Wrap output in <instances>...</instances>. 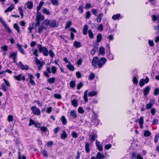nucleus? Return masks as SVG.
Segmentation results:
<instances>
[{"label":"nucleus","mask_w":159,"mask_h":159,"mask_svg":"<svg viewBox=\"0 0 159 159\" xmlns=\"http://www.w3.org/2000/svg\"><path fill=\"white\" fill-rule=\"evenodd\" d=\"M0 21L3 26L7 29L8 32L9 33H11L12 32L11 30L5 22L3 20H1Z\"/></svg>","instance_id":"9d476101"},{"label":"nucleus","mask_w":159,"mask_h":159,"mask_svg":"<svg viewBox=\"0 0 159 159\" xmlns=\"http://www.w3.org/2000/svg\"><path fill=\"white\" fill-rule=\"evenodd\" d=\"M34 59H35V62L38 65V70H41L43 66V65L44 63L43 61L42 62L37 57H35Z\"/></svg>","instance_id":"0eeeda50"},{"label":"nucleus","mask_w":159,"mask_h":159,"mask_svg":"<svg viewBox=\"0 0 159 159\" xmlns=\"http://www.w3.org/2000/svg\"><path fill=\"white\" fill-rule=\"evenodd\" d=\"M152 19L153 21H155L157 20L158 21H159V14L158 15V16L155 15H153L152 16Z\"/></svg>","instance_id":"ea45409f"},{"label":"nucleus","mask_w":159,"mask_h":159,"mask_svg":"<svg viewBox=\"0 0 159 159\" xmlns=\"http://www.w3.org/2000/svg\"><path fill=\"white\" fill-rule=\"evenodd\" d=\"M107 61L106 59L104 57H102L99 60L98 57H94L92 61V65L95 68L98 67L102 68Z\"/></svg>","instance_id":"f257e3e1"},{"label":"nucleus","mask_w":159,"mask_h":159,"mask_svg":"<svg viewBox=\"0 0 159 159\" xmlns=\"http://www.w3.org/2000/svg\"><path fill=\"white\" fill-rule=\"evenodd\" d=\"M73 45L76 48H78L81 47V43L78 41H75L74 42Z\"/></svg>","instance_id":"2f4dec72"},{"label":"nucleus","mask_w":159,"mask_h":159,"mask_svg":"<svg viewBox=\"0 0 159 159\" xmlns=\"http://www.w3.org/2000/svg\"><path fill=\"white\" fill-rule=\"evenodd\" d=\"M83 86V83L81 82H80L77 85V89H80Z\"/></svg>","instance_id":"774afa93"},{"label":"nucleus","mask_w":159,"mask_h":159,"mask_svg":"<svg viewBox=\"0 0 159 159\" xmlns=\"http://www.w3.org/2000/svg\"><path fill=\"white\" fill-rule=\"evenodd\" d=\"M97 92L95 91H92L89 92L88 94V96L89 97H93L96 95L97 94Z\"/></svg>","instance_id":"4c0bfd02"},{"label":"nucleus","mask_w":159,"mask_h":159,"mask_svg":"<svg viewBox=\"0 0 159 159\" xmlns=\"http://www.w3.org/2000/svg\"><path fill=\"white\" fill-rule=\"evenodd\" d=\"M15 7V6L14 4H11L10 7L7 8L5 11V13H7L8 12L10 11H12Z\"/></svg>","instance_id":"b1692460"},{"label":"nucleus","mask_w":159,"mask_h":159,"mask_svg":"<svg viewBox=\"0 0 159 159\" xmlns=\"http://www.w3.org/2000/svg\"><path fill=\"white\" fill-rule=\"evenodd\" d=\"M38 47L40 53L42 52L44 56H47L48 55V51L45 47H42L41 45L38 44Z\"/></svg>","instance_id":"7ed1b4c3"},{"label":"nucleus","mask_w":159,"mask_h":159,"mask_svg":"<svg viewBox=\"0 0 159 159\" xmlns=\"http://www.w3.org/2000/svg\"><path fill=\"white\" fill-rule=\"evenodd\" d=\"M42 12L43 14H45L47 15L50 14V12L49 10L45 8H43L42 11Z\"/></svg>","instance_id":"c9c22d12"},{"label":"nucleus","mask_w":159,"mask_h":159,"mask_svg":"<svg viewBox=\"0 0 159 159\" xmlns=\"http://www.w3.org/2000/svg\"><path fill=\"white\" fill-rule=\"evenodd\" d=\"M89 137L90 138V140L93 142L95 140L97 137V135L96 134H93L92 135H90Z\"/></svg>","instance_id":"393cba45"},{"label":"nucleus","mask_w":159,"mask_h":159,"mask_svg":"<svg viewBox=\"0 0 159 159\" xmlns=\"http://www.w3.org/2000/svg\"><path fill=\"white\" fill-rule=\"evenodd\" d=\"M44 3V2L43 1H41L39 2V5L37 7V12H39V11L40 10Z\"/></svg>","instance_id":"bb28decb"},{"label":"nucleus","mask_w":159,"mask_h":159,"mask_svg":"<svg viewBox=\"0 0 159 159\" xmlns=\"http://www.w3.org/2000/svg\"><path fill=\"white\" fill-rule=\"evenodd\" d=\"M70 120L73 121V119H76L77 117V115L76 113V111L75 110L71 111L70 112Z\"/></svg>","instance_id":"423d86ee"},{"label":"nucleus","mask_w":159,"mask_h":159,"mask_svg":"<svg viewBox=\"0 0 159 159\" xmlns=\"http://www.w3.org/2000/svg\"><path fill=\"white\" fill-rule=\"evenodd\" d=\"M54 97L58 99H61L62 98L60 94L57 93L55 94H54Z\"/></svg>","instance_id":"680f3d73"},{"label":"nucleus","mask_w":159,"mask_h":159,"mask_svg":"<svg viewBox=\"0 0 159 159\" xmlns=\"http://www.w3.org/2000/svg\"><path fill=\"white\" fill-rule=\"evenodd\" d=\"M14 28L17 30L18 33H19L20 32L19 27L17 24L15 23L14 24Z\"/></svg>","instance_id":"58836bf2"},{"label":"nucleus","mask_w":159,"mask_h":159,"mask_svg":"<svg viewBox=\"0 0 159 159\" xmlns=\"http://www.w3.org/2000/svg\"><path fill=\"white\" fill-rule=\"evenodd\" d=\"M140 125V128L142 129L143 128V124L144 123L143 117L141 116L138 121Z\"/></svg>","instance_id":"6ab92c4d"},{"label":"nucleus","mask_w":159,"mask_h":159,"mask_svg":"<svg viewBox=\"0 0 159 159\" xmlns=\"http://www.w3.org/2000/svg\"><path fill=\"white\" fill-rule=\"evenodd\" d=\"M91 11L92 13L93 14H94L95 16H97V14L98 12V10L97 9L93 8L91 9Z\"/></svg>","instance_id":"bf43d9fd"},{"label":"nucleus","mask_w":159,"mask_h":159,"mask_svg":"<svg viewBox=\"0 0 159 159\" xmlns=\"http://www.w3.org/2000/svg\"><path fill=\"white\" fill-rule=\"evenodd\" d=\"M97 29L98 30L101 32L103 30V25L102 24H99V26L98 27Z\"/></svg>","instance_id":"052dcab7"},{"label":"nucleus","mask_w":159,"mask_h":159,"mask_svg":"<svg viewBox=\"0 0 159 159\" xmlns=\"http://www.w3.org/2000/svg\"><path fill=\"white\" fill-rule=\"evenodd\" d=\"M67 67L70 71H73L74 70V66L70 62H69V64L67 65Z\"/></svg>","instance_id":"a878e982"},{"label":"nucleus","mask_w":159,"mask_h":159,"mask_svg":"<svg viewBox=\"0 0 159 159\" xmlns=\"http://www.w3.org/2000/svg\"><path fill=\"white\" fill-rule=\"evenodd\" d=\"M41 152L44 157H48V154L46 150L41 149Z\"/></svg>","instance_id":"09e8293b"},{"label":"nucleus","mask_w":159,"mask_h":159,"mask_svg":"<svg viewBox=\"0 0 159 159\" xmlns=\"http://www.w3.org/2000/svg\"><path fill=\"white\" fill-rule=\"evenodd\" d=\"M51 70L52 73L53 74H55L57 71V68L56 67L54 66H52L51 67Z\"/></svg>","instance_id":"de8ad7c7"},{"label":"nucleus","mask_w":159,"mask_h":159,"mask_svg":"<svg viewBox=\"0 0 159 159\" xmlns=\"http://www.w3.org/2000/svg\"><path fill=\"white\" fill-rule=\"evenodd\" d=\"M18 66L22 70H27L29 68V66L27 65H24L21 61H19Z\"/></svg>","instance_id":"1a4fd4ad"},{"label":"nucleus","mask_w":159,"mask_h":159,"mask_svg":"<svg viewBox=\"0 0 159 159\" xmlns=\"http://www.w3.org/2000/svg\"><path fill=\"white\" fill-rule=\"evenodd\" d=\"M27 7L29 9H31L33 8V3L31 1H28L25 4Z\"/></svg>","instance_id":"f3484780"},{"label":"nucleus","mask_w":159,"mask_h":159,"mask_svg":"<svg viewBox=\"0 0 159 159\" xmlns=\"http://www.w3.org/2000/svg\"><path fill=\"white\" fill-rule=\"evenodd\" d=\"M28 76L30 80V83L32 85H35V83L33 80V79L34 78L33 75L30 73H29L28 74Z\"/></svg>","instance_id":"4468645a"},{"label":"nucleus","mask_w":159,"mask_h":159,"mask_svg":"<svg viewBox=\"0 0 159 159\" xmlns=\"http://www.w3.org/2000/svg\"><path fill=\"white\" fill-rule=\"evenodd\" d=\"M89 35L90 38L92 39L94 37L93 34L91 30H89L88 31Z\"/></svg>","instance_id":"a19ab883"},{"label":"nucleus","mask_w":159,"mask_h":159,"mask_svg":"<svg viewBox=\"0 0 159 159\" xmlns=\"http://www.w3.org/2000/svg\"><path fill=\"white\" fill-rule=\"evenodd\" d=\"M13 116L12 115H9L8 116L7 120L9 122L13 121Z\"/></svg>","instance_id":"5fc2aeb1"},{"label":"nucleus","mask_w":159,"mask_h":159,"mask_svg":"<svg viewBox=\"0 0 159 159\" xmlns=\"http://www.w3.org/2000/svg\"><path fill=\"white\" fill-rule=\"evenodd\" d=\"M89 143H86L85 146V150L87 153H89L90 152Z\"/></svg>","instance_id":"c756f323"},{"label":"nucleus","mask_w":159,"mask_h":159,"mask_svg":"<svg viewBox=\"0 0 159 159\" xmlns=\"http://www.w3.org/2000/svg\"><path fill=\"white\" fill-rule=\"evenodd\" d=\"M61 120L62 122V124L63 125H66L67 123V121L66 118L64 116H62L61 117Z\"/></svg>","instance_id":"f704fd0d"},{"label":"nucleus","mask_w":159,"mask_h":159,"mask_svg":"<svg viewBox=\"0 0 159 159\" xmlns=\"http://www.w3.org/2000/svg\"><path fill=\"white\" fill-rule=\"evenodd\" d=\"M18 10L21 16L22 17H23L24 16V14L22 10V7H19L18 8Z\"/></svg>","instance_id":"4d7b16f0"},{"label":"nucleus","mask_w":159,"mask_h":159,"mask_svg":"<svg viewBox=\"0 0 159 159\" xmlns=\"http://www.w3.org/2000/svg\"><path fill=\"white\" fill-rule=\"evenodd\" d=\"M78 10L79 11V13L80 14L84 12V7L81 5L79 6Z\"/></svg>","instance_id":"a18cd8bd"},{"label":"nucleus","mask_w":159,"mask_h":159,"mask_svg":"<svg viewBox=\"0 0 159 159\" xmlns=\"http://www.w3.org/2000/svg\"><path fill=\"white\" fill-rule=\"evenodd\" d=\"M154 101L153 100H150V102L146 105V108L148 110L150 109L152 107L154 104Z\"/></svg>","instance_id":"dca6fc26"},{"label":"nucleus","mask_w":159,"mask_h":159,"mask_svg":"<svg viewBox=\"0 0 159 159\" xmlns=\"http://www.w3.org/2000/svg\"><path fill=\"white\" fill-rule=\"evenodd\" d=\"M50 2L53 5H58V0H50Z\"/></svg>","instance_id":"49530a36"},{"label":"nucleus","mask_w":159,"mask_h":159,"mask_svg":"<svg viewBox=\"0 0 159 159\" xmlns=\"http://www.w3.org/2000/svg\"><path fill=\"white\" fill-rule=\"evenodd\" d=\"M50 26L51 28H56L58 27V24L56 20H52L50 21Z\"/></svg>","instance_id":"9b49d317"},{"label":"nucleus","mask_w":159,"mask_h":159,"mask_svg":"<svg viewBox=\"0 0 159 159\" xmlns=\"http://www.w3.org/2000/svg\"><path fill=\"white\" fill-rule=\"evenodd\" d=\"M56 80V78L55 77H53L51 78H48L47 82L50 84L54 83Z\"/></svg>","instance_id":"473e14b6"},{"label":"nucleus","mask_w":159,"mask_h":159,"mask_svg":"<svg viewBox=\"0 0 159 159\" xmlns=\"http://www.w3.org/2000/svg\"><path fill=\"white\" fill-rule=\"evenodd\" d=\"M151 134V132L148 130H145L144 132V135L145 137H148Z\"/></svg>","instance_id":"c03bdc74"},{"label":"nucleus","mask_w":159,"mask_h":159,"mask_svg":"<svg viewBox=\"0 0 159 159\" xmlns=\"http://www.w3.org/2000/svg\"><path fill=\"white\" fill-rule=\"evenodd\" d=\"M31 109L34 114L38 116H39L40 115L41 112L40 110L36 107L34 106H32L31 107Z\"/></svg>","instance_id":"39448f33"},{"label":"nucleus","mask_w":159,"mask_h":159,"mask_svg":"<svg viewBox=\"0 0 159 159\" xmlns=\"http://www.w3.org/2000/svg\"><path fill=\"white\" fill-rule=\"evenodd\" d=\"M72 105L75 107H77L78 105L77 101L75 99H74L71 101Z\"/></svg>","instance_id":"79ce46f5"},{"label":"nucleus","mask_w":159,"mask_h":159,"mask_svg":"<svg viewBox=\"0 0 159 159\" xmlns=\"http://www.w3.org/2000/svg\"><path fill=\"white\" fill-rule=\"evenodd\" d=\"M149 81V79L148 77H146L145 79H142L139 82V85L140 86L142 87L145 83H148Z\"/></svg>","instance_id":"6e6552de"},{"label":"nucleus","mask_w":159,"mask_h":159,"mask_svg":"<svg viewBox=\"0 0 159 159\" xmlns=\"http://www.w3.org/2000/svg\"><path fill=\"white\" fill-rule=\"evenodd\" d=\"M120 17V14H117L115 15H113L112 17V19L114 20H119V18Z\"/></svg>","instance_id":"72a5a7b5"},{"label":"nucleus","mask_w":159,"mask_h":159,"mask_svg":"<svg viewBox=\"0 0 159 159\" xmlns=\"http://www.w3.org/2000/svg\"><path fill=\"white\" fill-rule=\"evenodd\" d=\"M17 46L20 52L23 54H25V52L24 50L22 48V46L18 44H17Z\"/></svg>","instance_id":"7c9ffc66"},{"label":"nucleus","mask_w":159,"mask_h":159,"mask_svg":"<svg viewBox=\"0 0 159 159\" xmlns=\"http://www.w3.org/2000/svg\"><path fill=\"white\" fill-rule=\"evenodd\" d=\"M22 75V74H21L17 75L14 76V77L15 78V79L16 80L18 81H20L21 80V77Z\"/></svg>","instance_id":"3c124183"},{"label":"nucleus","mask_w":159,"mask_h":159,"mask_svg":"<svg viewBox=\"0 0 159 159\" xmlns=\"http://www.w3.org/2000/svg\"><path fill=\"white\" fill-rule=\"evenodd\" d=\"M17 57V52H14L12 53L11 52L9 55V58H12L13 59V60L14 61L15 59Z\"/></svg>","instance_id":"aec40b11"},{"label":"nucleus","mask_w":159,"mask_h":159,"mask_svg":"<svg viewBox=\"0 0 159 159\" xmlns=\"http://www.w3.org/2000/svg\"><path fill=\"white\" fill-rule=\"evenodd\" d=\"M41 131L43 132H45L48 130V129L45 127L42 126L40 127Z\"/></svg>","instance_id":"338daca9"},{"label":"nucleus","mask_w":159,"mask_h":159,"mask_svg":"<svg viewBox=\"0 0 159 159\" xmlns=\"http://www.w3.org/2000/svg\"><path fill=\"white\" fill-rule=\"evenodd\" d=\"M106 50L107 58L110 60H113L114 59V56L111 53L110 46L109 44L107 45Z\"/></svg>","instance_id":"20e7f679"},{"label":"nucleus","mask_w":159,"mask_h":159,"mask_svg":"<svg viewBox=\"0 0 159 159\" xmlns=\"http://www.w3.org/2000/svg\"><path fill=\"white\" fill-rule=\"evenodd\" d=\"M88 29V26L87 25H85L83 29V33L84 35H86L87 34V31Z\"/></svg>","instance_id":"4be33fe9"},{"label":"nucleus","mask_w":159,"mask_h":159,"mask_svg":"<svg viewBox=\"0 0 159 159\" xmlns=\"http://www.w3.org/2000/svg\"><path fill=\"white\" fill-rule=\"evenodd\" d=\"M70 86L71 88H74L75 86V81L72 80L69 83Z\"/></svg>","instance_id":"37998d69"},{"label":"nucleus","mask_w":159,"mask_h":159,"mask_svg":"<svg viewBox=\"0 0 159 159\" xmlns=\"http://www.w3.org/2000/svg\"><path fill=\"white\" fill-rule=\"evenodd\" d=\"M71 135L73 138H76L78 136V134L75 132L73 131L71 133Z\"/></svg>","instance_id":"6e6d98bb"},{"label":"nucleus","mask_w":159,"mask_h":159,"mask_svg":"<svg viewBox=\"0 0 159 159\" xmlns=\"http://www.w3.org/2000/svg\"><path fill=\"white\" fill-rule=\"evenodd\" d=\"M150 90V87L148 86L144 88L143 90V93L144 96H145L148 94Z\"/></svg>","instance_id":"2eb2a0df"},{"label":"nucleus","mask_w":159,"mask_h":159,"mask_svg":"<svg viewBox=\"0 0 159 159\" xmlns=\"http://www.w3.org/2000/svg\"><path fill=\"white\" fill-rule=\"evenodd\" d=\"M44 19V16L41 14L40 12H37L36 16V26H37V25H39L40 24L41 22Z\"/></svg>","instance_id":"f03ea898"},{"label":"nucleus","mask_w":159,"mask_h":159,"mask_svg":"<svg viewBox=\"0 0 159 159\" xmlns=\"http://www.w3.org/2000/svg\"><path fill=\"white\" fill-rule=\"evenodd\" d=\"M99 53L102 56H104L105 54V49L104 47L101 46L99 49Z\"/></svg>","instance_id":"a211bd4d"},{"label":"nucleus","mask_w":159,"mask_h":159,"mask_svg":"<svg viewBox=\"0 0 159 159\" xmlns=\"http://www.w3.org/2000/svg\"><path fill=\"white\" fill-rule=\"evenodd\" d=\"M1 89L5 92H6L7 90V87L4 84H1Z\"/></svg>","instance_id":"13d9d810"},{"label":"nucleus","mask_w":159,"mask_h":159,"mask_svg":"<svg viewBox=\"0 0 159 159\" xmlns=\"http://www.w3.org/2000/svg\"><path fill=\"white\" fill-rule=\"evenodd\" d=\"M49 54L50 56L52 57H53L55 56V54L53 51L50 50L48 52V54Z\"/></svg>","instance_id":"e2e57ef3"},{"label":"nucleus","mask_w":159,"mask_h":159,"mask_svg":"<svg viewBox=\"0 0 159 159\" xmlns=\"http://www.w3.org/2000/svg\"><path fill=\"white\" fill-rule=\"evenodd\" d=\"M91 15V13L90 11H87L85 14V18L87 19H88L90 18Z\"/></svg>","instance_id":"8fccbe9b"},{"label":"nucleus","mask_w":159,"mask_h":159,"mask_svg":"<svg viewBox=\"0 0 159 159\" xmlns=\"http://www.w3.org/2000/svg\"><path fill=\"white\" fill-rule=\"evenodd\" d=\"M39 27L38 28V32L40 34H41L43 31L46 30L47 29V27L43 25L42 24L41 25H39Z\"/></svg>","instance_id":"f8f14e48"},{"label":"nucleus","mask_w":159,"mask_h":159,"mask_svg":"<svg viewBox=\"0 0 159 159\" xmlns=\"http://www.w3.org/2000/svg\"><path fill=\"white\" fill-rule=\"evenodd\" d=\"M95 77V74L93 73H91L89 77V79L90 80H93Z\"/></svg>","instance_id":"603ef678"},{"label":"nucleus","mask_w":159,"mask_h":159,"mask_svg":"<svg viewBox=\"0 0 159 159\" xmlns=\"http://www.w3.org/2000/svg\"><path fill=\"white\" fill-rule=\"evenodd\" d=\"M96 145L98 149L100 151H102L103 150V148L102 144L98 140L96 141Z\"/></svg>","instance_id":"ddd939ff"},{"label":"nucleus","mask_w":159,"mask_h":159,"mask_svg":"<svg viewBox=\"0 0 159 159\" xmlns=\"http://www.w3.org/2000/svg\"><path fill=\"white\" fill-rule=\"evenodd\" d=\"M159 93V88H156L154 90V94L157 96Z\"/></svg>","instance_id":"864d4df0"},{"label":"nucleus","mask_w":159,"mask_h":159,"mask_svg":"<svg viewBox=\"0 0 159 159\" xmlns=\"http://www.w3.org/2000/svg\"><path fill=\"white\" fill-rule=\"evenodd\" d=\"M96 157L98 159H104L105 156L104 154H102L101 152H98L97 154Z\"/></svg>","instance_id":"412c9836"},{"label":"nucleus","mask_w":159,"mask_h":159,"mask_svg":"<svg viewBox=\"0 0 159 159\" xmlns=\"http://www.w3.org/2000/svg\"><path fill=\"white\" fill-rule=\"evenodd\" d=\"M71 25V22L70 21H69L66 24V25L65 27V29H66L67 28H69Z\"/></svg>","instance_id":"0e129e2a"},{"label":"nucleus","mask_w":159,"mask_h":159,"mask_svg":"<svg viewBox=\"0 0 159 159\" xmlns=\"http://www.w3.org/2000/svg\"><path fill=\"white\" fill-rule=\"evenodd\" d=\"M102 39V35L101 34H98L97 36L96 42L97 43H99Z\"/></svg>","instance_id":"e433bc0d"},{"label":"nucleus","mask_w":159,"mask_h":159,"mask_svg":"<svg viewBox=\"0 0 159 159\" xmlns=\"http://www.w3.org/2000/svg\"><path fill=\"white\" fill-rule=\"evenodd\" d=\"M35 122L32 119H30V123L28 125L29 126H30L32 125H35Z\"/></svg>","instance_id":"69168bd1"},{"label":"nucleus","mask_w":159,"mask_h":159,"mask_svg":"<svg viewBox=\"0 0 159 159\" xmlns=\"http://www.w3.org/2000/svg\"><path fill=\"white\" fill-rule=\"evenodd\" d=\"M88 92V90H87L84 91V95L83 97H84V101L85 102H87L88 101V97H87Z\"/></svg>","instance_id":"c85d7f7f"},{"label":"nucleus","mask_w":159,"mask_h":159,"mask_svg":"<svg viewBox=\"0 0 159 159\" xmlns=\"http://www.w3.org/2000/svg\"><path fill=\"white\" fill-rule=\"evenodd\" d=\"M50 20H44L43 21L42 23V24L43 25H45V27L48 28V26L50 25Z\"/></svg>","instance_id":"cd10ccee"},{"label":"nucleus","mask_w":159,"mask_h":159,"mask_svg":"<svg viewBox=\"0 0 159 159\" xmlns=\"http://www.w3.org/2000/svg\"><path fill=\"white\" fill-rule=\"evenodd\" d=\"M68 136V135L66 133L65 130H63L62 133L61 135V138L62 139H64L66 138H67Z\"/></svg>","instance_id":"5701e85b"}]
</instances>
